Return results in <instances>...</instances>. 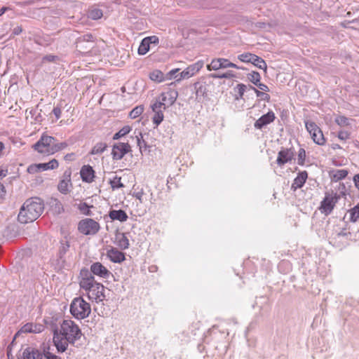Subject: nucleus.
<instances>
[{
    "instance_id": "nucleus-24",
    "label": "nucleus",
    "mask_w": 359,
    "mask_h": 359,
    "mask_svg": "<svg viewBox=\"0 0 359 359\" xmlns=\"http://www.w3.org/2000/svg\"><path fill=\"white\" fill-rule=\"evenodd\" d=\"M109 216L112 220H118L121 222H126L128 218L126 212L122 210H112L109 212Z\"/></svg>"
},
{
    "instance_id": "nucleus-6",
    "label": "nucleus",
    "mask_w": 359,
    "mask_h": 359,
    "mask_svg": "<svg viewBox=\"0 0 359 359\" xmlns=\"http://www.w3.org/2000/svg\"><path fill=\"white\" fill-rule=\"evenodd\" d=\"M79 231L84 235H94L100 229L98 222L93 219H85L79 223Z\"/></svg>"
},
{
    "instance_id": "nucleus-17",
    "label": "nucleus",
    "mask_w": 359,
    "mask_h": 359,
    "mask_svg": "<svg viewBox=\"0 0 359 359\" xmlns=\"http://www.w3.org/2000/svg\"><path fill=\"white\" fill-rule=\"evenodd\" d=\"M294 156V153L290 149H283L278 154L276 163L278 165L282 166L284 164L291 161Z\"/></svg>"
},
{
    "instance_id": "nucleus-22",
    "label": "nucleus",
    "mask_w": 359,
    "mask_h": 359,
    "mask_svg": "<svg viewBox=\"0 0 359 359\" xmlns=\"http://www.w3.org/2000/svg\"><path fill=\"white\" fill-rule=\"evenodd\" d=\"M18 359H43V354L33 348H27Z\"/></svg>"
},
{
    "instance_id": "nucleus-19",
    "label": "nucleus",
    "mask_w": 359,
    "mask_h": 359,
    "mask_svg": "<svg viewBox=\"0 0 359 359\" xmlns=\"http://www.w3.org/2000/svg\"><path fill=\"white\" fill-rule=\"evenodd\" d=\"M80 175L82 180L88 183L92 182L95 178V171L89 165H85L81 168Z\"/></svg>"
},
{
    "instance_id": "nucleus-2",
    "label": "nucleus",
    "mask_w": 359,
    "mask_h": 359,
    "mask_svg": "<svg viewBox=\"0 0 359 359\" xmlns=\"http://www.w3.org/2000/svg\"><path fill=\"white\" fill-rule=\"evenodd\" d=\"M70 312L76 318L84 319L90 315L91 308L82 297H76L71 304Z\"/></svg>"
},
{
    "instance_id": "nucleus-33",
    "label": "nucleus",
    "mask_w": 359,
    "mask_h": 359,
    "mask_svg": "<svg viewBox=\"0 0 359 359\" xmlns=\"http://www.w3.org/2000/svg\"><path fill=\"white\" fill-rule=\"evenodd\" d=\"M150 48V44L148 43L147 39L145 37L142 39L139 48H138V53L140 55H145Z\"/></svg>"
},
{
    "instance_id": "nucleus-50",
    "label": "nucleus",
    "mask_w": 359,
    "mask_h": 359,
    "mask_svg": "<svg viewBox=\"0 0 359 359\" xmlns=\"http://www.w3.org/2000/svg\"><path fill=\"white\" fill-rule=\"evenodd\" d=\"M236 88L239 95V97H236V99L242 98L244 95V93L246 90L247 86L243 83H239L237 85Z\"/></svg>"
},
{
    "instance_id": "nucleus-62",
    "label": "nucleus",
    "mask_w": 359,
    "mask_h": 359,
    "mask_svg": "<svg viewBox=\"0 0 359 359\" xmlns=\"http://www.w3.org/2000/svg\"><path fill=\"white\" fill-rule=\"evenodd\" d=\"M55 57L54 55H48V56H46L43 59L47 60L48 61H53Z\"/></svg>"
},
{
    "instance_id": "nucleus-34",
    "label": "nucleus",
    "mask_w": 359,
    "mask_h": 359,
    "mask_svg": "<svg viewBox=\"0 0 359 359\" xmlns=\"http://www.w3.org/2000/svg\"><path fill=\"white\" fill-rule=\"evenodd\" d=\"M221 57L219 58H215L212 60L211 62L207 65V69L208 71L212 70H218L220 69H222V67L221 66Z\"/></svg>"
},
{
    "instance_id": "nucleus-63",
    "label": "nucleus",
    "mask_w": 359,
    "mask_h": 359,
    "mask_svg": "<svg viewBox=\"0 0 359 359\" xmlns=\"http://www.w3.org/2000/svg\"><path fill=\"white\" fill-rule=\"evenodd\" d=\"M6 10V8H4V7H3L0 9V16L2 15L5 13Z\"/></svg>"
},
{
    "instance_id": "nucleus-10",
    "label": "nucleus",
    "mask_w": 359,
    "mask_h": 359,
    "mask_svg": "<svg viewBox=\"0 0 359 359\" xmlns=\"http://www.w3.org/2000/svg\"><path fill=\"white\" fill-rule=\"evenodd\" d=\"M59 166L58 161L53 158L48 163L32 164L27 168V171L29 173H35L40 171H44L48 170H54L57 168Z\"/></svg>"
},
{
    "instance_id": "nucleus-43",
    "label": "nucleus",
    "mask_w": 359,
    "mask_h": 359,
    "mask_svg": "<svg viewBox=\"0 0 359 359\" xmlns=\"http://www.w3.org/2000/svg\"><path fill=\"white\" fill-rule=\"evenodd\" d=\"M144 111V107L142 106H137L135 107L129 114V116L131 118H135L140 116Z\"/></svg>"
},
{
    "instance_id": "nucleus-4",
    "label": "nucleus",
    "mask_w": 359,
    "mask_h": 359,
    "mask_svg": "<svg viewBox=\"0 0 359 359\" xmlns=\"http://www.w3.org/2000/svg\"><path fill=\"white\" fill-rule=\"evenodd\" d=\"M54 142L55 138L53 137L43 134L40 139L33 145V148L39 153L48 156L50 155L49 151Z\"/></svg>"
},
{
    "instance_id": "nucleus-5",
    "label": "nucleus",
    "mask_w": 359,
    "mask_h": 359,
    "mask_svg": "<svg viewBox=\"0 0 359 359\" xmlns=\"http://www.w3.org/2000/svg\"><path fill=\"white\" fill-rule=\"evenodd\" d=\"M306 130L310 134L313 141L318 144L323 145L325 143V139L321 129L316 124V123L310 121H305Z\"/></svg>"
},
{
    "instance_id": "nucleus-27",
    "label": "nucleus",
    "mask_w": 359,
    "mask_h": 359,
    "mask_svg": "<svg viewBox=\"0 0 359 359\" xmlns=\"http://www.w3.org/2000/svg\"><path fill=\"white\" fill-rule=\"evenodd\" d=\"M196 99L201 100L207 95V88L205 83L196 82L194 83Z\"/></svg>"
},
{
    "instance_id": "nucleus-20",
    "label": "nucleus",
    "mask_w": 359,
    "mask_h": 359,
    "mask_svg": "<svg viewBox=\"0 0 359 359\" xmlns=\"http://www.w3.org/2000/svg\"><path fill=\"white\" fill-rule=\"evenodd\" d=\"M275 119V114L273 111H269L267 114L262 116L255 123V127L257 129H261L264 126L271 123Z\"/></svg>"
},
{
    "instance_id": "nucleus-1",
    "label": "nucleus",
    "mask_w": 359,
    "mask_h": 359,
    "mask_svg": "<svg viewBox=\"0 0 359 359\" xmlns=\"http://www.w3.org/2000/svg\"><path fill=\"white\" fill-rule=\"evenodd\" d=\"M44 209L43 201L39 198H31L25 201L18 216L21 224H27L35 221Z\"/></svg>"
},
{
    "instance_id": "nucleus-26",
    "label": "nucleus",
    "mask_w": 359,
    "mask_h": 359,
    "mask_svg": "<svg viewBox=\"0 0 359 359\" xmlns=\"http://www.w3.org/2000/svg\"><path fill=\"white\" fill-rule=\"evenodd\" d=\"M50 210L54 215H60L64 212V208L62 203L56 198L50 200Z\"/></svg>"
},
{
    "instance_id": "nucleus-15",
    "label": "nucleus",
    "mask_w": 359,
    "mask_h": 359,
    "mask_svg": "<svg viewBox=\"0 0 359 359\" xmlns=\"http://www.w3.org/2000/svg\"><path fill=\"white\" fill-rule=\"evenodd\" d=\"M151 109L154 113L152 118L153 123L156 126H158L163 120V111L166 108L163 107L162 104L158 101V100H156V102L151 105Z\"/></svg>"
},
{
    "instance_id": "nucleus-45",
    "label": "nucleus",
    "mask_w": 359,
    "mask_h": 359,
    "mask_svg": "<svg viewBox=\"0 0 359 359\" xmlns=\"http://www.w3.org/2000/svg\"><path fill=\"white\" fill-rule=\"evenodd\" d=\"M110 184L113 189L123 187V184L121 182V178L120 177H114L111 181Z\"/></svg>"
},
{
    "instance_id": "nucleus-37",
    "label": "nucleus",
    "mask_w": 359,
    "mask_h": 359,
    "mask_svg": "<svg viewBox=\"0 0 359 359\" xmlns=\"http://www.w3.org/2000/svg\"><path fill=\"white\" fill-rule=\"evenodd\" d=\"M67 146H68L67 143L65 142H60V143H56V144H55L53 142L52 147H51L50 150L49 151V152L50 153V155L54 154L55 153H56L59 151L65 149Z\"/></svg>"
},
{
    "instance_id": "nucleus-41",
    "label": "nucleus",
    "mask_w": 359,
    "mask_h": 359,
    "mask_svg": "<svg viewBox=\"0 0 359 359\" xmlns=\"http://www.w3.org/2000/svg\"><path fill=\"white\" fill-rule=\"evenodd\" d=\"M210 76L213 79H232L235 77V74L231 71H228L223 74H212Z\"/></svg>"
},
{
    "instance_id": "nucleus-42",
    "label": "nucleus",
    "mask_w": 359,
    "mask_h": 359,
    "mask_svg": "<svg viewBox=\"0 0 359 359\" xmlns=\"http://www.w3.org/2000/svg\"><path fill=\"white\" fill-rule=\"evenodd\" d=\"M221 66L222 67V69H226L229 67H233L238 69H243V67H238L236 64L231 62L229 60L226 58H222L221 57Z\"/></svg>"
},
{
    "instance_id": "nucleus-47",
    "label": "nucleus",
    "mask_w": 359,
    "mask_h": 359,
    "mask_svg": "<svg viewBox=\"0 0 359 359\" xmlns=\"http://www.w3.org/2000/svg\"><path fill=\"white\" fill-rule=\"evenodd\" d=\"M250 88L252 89L255 93H256V95L259 97H261L262 100L269 101L270 96L269 94H266L265 93L261 92L260 90H258L255 87L250 86Z\"/></svg>"
},
{
    "instance_id": "nucleus-51",
    "label": "nucleus",
    "mask_w": 359,
    "mask_h": 359,
    "mask_svg": "<svg viewBox=\"0 0 359 359\" xmlns=\"http://www.w3.org/2000/svg\"><path fill=\"white\" fill-rule=\"evenodd\" d=\"M349 133L345 130H341L338 133V137L341 140H346L349 138Z\"/></svg>"
},
{
    "instance_id": "nucleus-64",
    "label": "nucleus",
    "mask_w": 359,
    "mask_h": 359,
    "mask_svg": "<svg viewBox=\"0 0 359 359\" xmlns=\"http://www.w3.org/2000/svg\"><path fill=\"white\" fill-rule=\"evenodd\" d=\"M6 176V172L4 170H0V177H3Z\"/></svg>"
},
{
    "instance_id": "nucleus-46",
    "label": "nucleus",
    "mask_w": 359,
    "mask_h": 359,
    "mask_svg": "<svg viewBox=\"0 0 359 359\" xmlns=\"http://www.w3.org/2000/svg\"><path fill=\"white\" fill-rule=\"evenodd\" d=\"M83 42H93V36L91 34H86L80 37L77 41V47L81 48Z\"/></svg>"
},
{
    "instance_id": "nucleus-40",
    "label": "nucleus",
    "mask_w": 359,
    "mask_h": 359,
    "mask_svg": "<svg viewBox=\"0 0 359 359\" xmlns=\"http://www.w3.org/2000/svg\"><path fill=\"white\" fill-rule=\"evenodd\" d=\"M255 54L250 53H244L238 56L239 60L243 62H250L252 63L253 58H255Z\"/></svg>"
},
{
    "instance_id": "nucleus-7",
    "label": "nucleus",
    "mask_w": 359,
    "mask_h": 359,
    "mask_svg": "<svg viewBox=\"0 0 359 359\" xmlns=\"http://www.w3.org/2000/svg\"><path fill=\"white\" fill-rule=\"evenodd\" d=\"M338 198L336 194L326 193L325 198L320 203L319 208L320 212L325 215H330L337 203Z\"/></svg>"
},
{
    "instance_id": "nucleus-60",
    "label": "nucleus",
    "mask_w": 359,
    "mask_h": 359,
    "mask_svg": "<svg viewBox=\"0 0 359 359\" xmlns=\"http://www.w3.org/2000/svg\"><path fill=\"white\" fill-rule=\"evenodd\" d=\"M22 32V28L20 27H16L13 29V34L18 35Z\"/></svg>"
},
{
    "instance_id": "nucleus-35",
    "label": "nucleus",
    "mask_w": 359,
    "mask_h": 359,
    "mask_svg": "<svg viewBox=\"0 0 359 359\" xmlns=\"http://www.w3.org/2000/svg\"><path fill=\"white\" fill-rule=\"evenodd\" d=\"M335 123L341 127L351 125V120L344 116H337L334 119Z\"/></svg>"
},
{
    "instance_id": "nucleus-8",
    "label": "nucleus",
    "mask_w": 359,
    "mask_h": 359,
    "mask_svg": "<svg viewBox=\"0 0 359 359\" xmlns=\"http://www.w3.org/2000/svg\"><path fill=\"white\" fill-rule=\"evenodd\" d=\"M104 287L99 283H95L88 291L86 292L88 299L96 302H102L105 295L104 294Z\"/></svg>"
},
{
    "instance_id": "nucleus-36",
    "label": "nucleus",
    "mask_w": 359,
    "mask_h": 359,
    "mask_svg": "<svg viewBox=\"0 0 359 359\" xmlns=\"http://www.w3.org/2000/svg\"><path fill=\"white\" fill-rule=\"evenodd\" d=\"M103 15L102 10L99 8H93L89 11L88 16L92 20L100 19Z\"/></svg>"
},
{
    "instance_id": "nucleus-21",
    "label": "nucleus",
    "mask_w": 359,
    "mask_h": 359,
    "mask_svg": "<svg viewBox=\"0 0 359 359\" xmlns=\"http://www.w3.org/2000/svg\"><path fill=\"white\" fill-rule=\"evenodd\" d=\"M107 255L108 258L114 263H121L125 260V255L116 248H111L107 250Z\"/></svg>"
},
{
    "instance_id": "nucleus-57",
    "label": "nucleus",
    "mask_w": 359,
    "mask_h": 359,
    "mask_svg": "<svg viewBox=\"0 0 359 359\" xmlns=\"http://www.w3.org/2000/svg\"><path fill=\"white\" fill-rule=\"evenodd\" d=\"M53 113L54 114V115L55 116L57 119L60 118V117L61 116V109H60V108L58 107H54V109L53 110Z\"/></svg>"
},
{
    "instance_id": "nucleus-11",
    "label": "nucleus",
    "mask_w": 359,
    "mask_h": 359,
    "mask_svg": "<svg viewBox=\"0 0 359 359\" xmlns=\"http://www.w3.org/2000/svg\"><path fill=\"white\" fill-rule=\"evenodd\" d=\"M203 65L204 62L203 60H198V62L189 65L180 74V77L177 79V81H180L184 79H189L194 76L203 68Z\"/></svg>"
},
{
    "instance_id": "nucleus-14",
    "label": "nucleus",
    "mask_w": 359,
    "mask_h": 359,
    "mask_svg": "<svg viewBox=\"0 0 359 359\" xmlns=\"http://www.w3.org/2000/svg\"><path fill=\"white\" fill-rule=\"evenodd\" d=\"M71 175V170H67L64 172L57 186V189L60 193L67 194L69 191V187H72Z\"/></svg>"
},
{
    "instance_id": "nucleus-39",
    "label": "nucleus",
    "mask_w": 359,
    "mask_h": 359,
    "mask_svg": "<svg viewBox=\"0 0 359 359\" xmlns=\"http://www.w3.org/2000/svg\"><path fill=\"white\" fill-rule=\"evenodd\" d=\"M248 79L250 82L257 86L260 82L261 76L259 73L257 72H252L248 74Z\"/></svg>"
},
{
    "instance_id": "nucleus-3",
    "label": "nucleus",
    "mask_w": 359,
    "mask_h": 359,
    "mask_svg": "<svg viewBox=\"0 0 359 359\" xmlns=\"http://www.w3.org/2000/svg\"><path fill=\"white\" fill-rule=\"evenodd\" d=\"M54 337H58V332L62 337H77L81 333L79 326L71 320H64L60 328L53 329Z\"/></svg>"
},
{
    "instance_id": "nucleus-9",
    "label": "nucleus",
    "mask_w": 359,
    "mask_h": 359,
    "mask_svg": "<svg viewBox=\"0 0 359 359\" xmlns=\"http://www.w3.org/2000/svg\"><path fill=\"white\" fill-rule=\"evenodd\" d=\"M96 283L94 276L86 269H83L80 273L79 285L85 293L88 291Z\"/></svg>"
},
{
    "instance_id": "nucleus-38",
    "label": "nucleus",
    "mask_w": 359,
    "mask_h": 359,
    "mask_svg": "<svg viewBox=\"0 0 359 359\" xmlns=\"http://www.w3.org/2000/svg\"><path fill=\"white\" fill-rule=\"evenodd\" d=\"M131 130V127L129 126H125L118 133H115L113 140H118L119 138L128 134Z\"/></svg>"
},
{
    "instance_id": "nucleus-30",
    "label": "nucleus",
    "mask_w": 359,
    "mask_h": 359,
    "mask_svg": "<svg viewBox=\"0 0 359 359\" xmlns=\"http://www.w3.org/2000/svg\"><path fill=\"white\" fill-rule=\"evenodd\" d=\"M107 145L104 142L97 143L92 149L90 154L93 155L100 154L103 153L107 149Z\"/></svg>"
},
{
    "instance_id": "nucleus-28",
    "label": "nucleus",
    "mask_w": 359,
    "mask_h": 359,
    "mask_svg": "<svg viewBox=\"0 0 359 359\" xmlns=\"http://www.w3.org/2000/svg\"><path fill=\"white\" fill-rule=\"evenodd\" d=\"M54 344L59 352H64L68 346V338H53Z\"/></svg>"
},
{
    "instance_id": "nucleus-44",
    "label": "nucleus",
    "mask_w": 359,
    "mask_h": 359,
    "mask_svg": "<svg viewBox=\"0 0 359 359\" xmlns=\"http://www.w3.org/2000/svg\"><path fill=\"white\" fill-rule=\"evenodd\" d=\"M348 175V171L344 169L337 170L334 172L333 177L335 180H341L344 179Z\"/></svg>"
},
{
    "instance_id": "nucleus-13",
    "label": "nucleus",
    "mask_w": 359,
    "mask_h": 359,
    "mask_svg": "<svg viewBox=\"0 0 359 359\" xmlns=\"http://www.w3.org/2000/svg\"><path fill=\"white\" fill-rule=\"evenodd\" d=\"M177 92L175 90H168L167 92L162 93L157 100L163 107L167 108L175 103L177 100Z\"/></svg>"
},
{
    "instance_id": "nucleus-25",
    "label": "nucleus",
    "mask_w": 359,
    "mask_h": 359,
    "mask_svg": "<svg viewBox=\"0 0 359 359\" xmlns=\"http://www.w3.org/2000/svg\"><path fill=\"white\" fill-rule=\"evenodd\" d=\"M116 243L122 250H126L129 248V240L125 233H118L116 236Z\"/></svg>"
},
{
    "instance_id": "nucleus-23",
    "label": "nucleus",
    "mask_w": 359,
    "mask_h": 359,
    "mask_svg": "<svg viewBox=\"0 0 359 359\" xmlns=\"http://www.w3.org/2000/svg\"><path fill=\"white\" fill-rule=\"evenodd\" d=\"M308 178V173L306 171L299 172L297 176L294 178L292 184L291 189L294 191L297 189L302 188Z\"/></svg>"
},
{
    "instance_id": "nucleus-61",
    "label": "nucleus",
    "mask_w": 359,
    "mask_h": 359,
    "mask_svg": "<svg viewBox=\"0 0 359 359\" xmlns=\"http://www.w3.org/2000/svg\"><path fill=\"white\" fill-rule=\"evenodd\" d=\"M6 190L4 186L0 182V195L2 196L5 194Z\"/></svg>"
},
{
    "instance_id": "nucleus-49",
    "label": "nucleus",
    "mask_w": 359,
    "mask_h": 359,
    "mask_svg": "<svg viewBox=\"0 0 359 359\" xmlns=\"http://www.w3.org/2000/svg\"><path fill=\"white\" fill-rule=\"evenodd\" d=\"M306 158V151L304 149H300L298 152V163L304 165Z\"/></svg>"
},
{
    "instance_id": "nucleus-53",
    "label": "nucleus",
    "mask_w": 359,
    "mask_h": 359,
    "mask_svg": "<svg viewBox=\"0 0 359 359\" xmlns=\"http://www.w3.org/2000/svg\"><path fill=\"white\" fill-rule=\"evenodd\" d=\"M146 38L147 39L148 43L150 45L151 44L157 45L159 42V39L156 36H148Z\"/></svg>"
},
{
    "instance_id": "nucleus-58",
    "label": "nucleus",
    "mask_w": 359,
    "mask_h": 359,
    "mask_svg": "<svg viewBox=\"0 0 359 359\" xmlns=\"http://www.w3.org/2000/svg\"><path fill=\"white\" fill-rule=\"evenodd\" d=\"M257 87H258L261 90H263V91H265V92H268V91H269V87H268L266 85H265V84H264V83H260V82H259V83L257 85Z\"/></svg>"
},
{
    "instance_id": "nucleus-55",
    "label": "nucleus",
    "mask_w": 359,
    "mask_h": 359,
    "mask_svg": "<svg viewBox=\"0 0 359 359\" xmlns=\"http://www.w3.org/2000/svg\"><path fill=\"white\" fill-rule=\"evenodd\" d=\"M178 71H179V69H175L170 70L168 74V78L170 79H171L172 78H176L177 79L180 77V74H178V75H175V74L177 72H178Z\"/></svg>"
},
{
    "instance_id": "nucleus-32",
    "label": "nucleus",
    "mask_w": 359,
    "mask_h": 359,
    "mask_svg": "<svg viewBox=\"0 0 359 359\" xmlns=\"http://www.w3.org/2000/svg\"><path fill=\"white\" fill-rule=\"evenodd\" d=\"M149 78L154 81L160 83L164 80V74L160 70H154L149 74Z\"/></svg>"
},
{
    "instance_id": "nucleus-31",
    "label": "nucleus",
    "mask_w": 359,
    "mask_h": 359,
    "mask_svg": "<svg viewBox=\"0 0 359 359\" xmlns=\"http://www.w3.org/2000/svg\"><path fill=\"white\" fill-rule=\"evenodd\" d=\"M350 215V220L352 222H356L359 221V203L348 210Z\"/></svg>"
},
{
    "instance_id": "nucleus-56",
    "label": "nucleus",
    "mask_w": 359,
    "mask_h": 359,
    "mask_svg": "<svg viewBox=\"0 0 359 359\" xmlns=\"http://www.w3.org/2000/svg\"><path fill=\"white\" fill-rule=\"evenodd\" d=\"M46 359H61L59 356L55 355L50 352H47L44 354Z\"/></svg>"
},
{
    "instance_id": "nucleus-54",
    "label": "nucleus",
    "mask_w": 359,
    "mask_h": 359,
    "mask_svg": "<svg viewBox=\"0 0 359 359\" xmlns=\"http://www.w3.org/2000/svg\"><path fill=\"white\" fill-rule=\"evenodd\" d=\"M143 195L144 191L143 190H140L136 192H134L133 196L135 197L140 203L143 202Z\"/></svg>"
},
{
    "instance_id": "nucleus-16",
    "label": "nucleus",
    "mask_w": 359,
    "mask_h": 359,
    "mask_svg": "<svg viewBox=\"0 0 359 359\" xmlns=\"http://www.w3.org/2000/svg\"><path fill=\"white\" fill-rule=\"evenodd\" d=\"M44 330V326L41 324L27 323L18 331L13 337H19L22 334H39Z\"/></svg>"
},
{
    "instance_id": "nucleus-48",
    "label": "nucleus",
    "mask_w": 359,
    "mask_h": 359,
    "mask_svg": "<svg viewBox=\"0 0 359 359\" xmlns=\"http://www.w3.org/2000/svg\"><path fill=\"white\" fill-rule=\"evenodd\" d=\"M137 139V144L139 147L140 151L142 152V149L143 147H146V142L142 139V134L139 133L138 135H136Z\"/></svg>"
},
{
    "instance_id": "nucleus-59",
    "label": "nucleus",
    "mask_w": 359,
    "mask_h": 359,
    "mask_svg": "<svg viewBox=\"0 0 359 359\" xmlns=\"http://www.w3.org/2000/svg\"><path fill=\"white\" fill-rule=\"evenodd\" d=\"M353 182L355 183V187L359 189V174L355 175L353 177Z\"/></svg>"
},
{
    "instance_id": "nucleus-29",
    "label": "nucleus",
    "mask_w": 359,
    "mask_h": 359,
    "mask_svg": "<svg viewBox=\"0 0 359 359\" xmlns=\"http://www.w3.org/2000/svg\"><path fill=\"white\" fill-rule=\"evenodd\" d=\"M252 64L254 65L255 67H258L259 69H262L264 72H266V63L262 57L255 55V58H253L252 60Z\"/></svg>"
},
{
    "instance_id": "nucleus-18",
    "label": "nucleus",
    "mask_w": 359,
    "mask_h": 359,
    "mask_svg": "<svg viewBox=\"0 0 359 359\" xmlns=\"http://www.w3.org/2000/svg\"><path fill=\"white\" fill-rule=\"evenodd\" d=\"M90 271L94 275L104 278H109L111 274L110 271L100 262L93 263L90 266Z\"/></svg>"
},
{
    "instance_id": "nucleus-52",
    "label": "nucleus",
    "mask_w": 359,
    "mask_h": 359,
    "mask_svg": "<svg viewBox=\"0 0 359 359\" xmlns=\"http://www.w3.org/2000/svg\"><path fill=\"white\" fill-rule=\"evenodd\" d=\"M79 208L83 214H89V206L86 203H80L79 205Z\"/></svg>"
},
{
    "instance_id": "nucleus-12",
    "label": "nucleus",
    "mask_w": 359,
    "mask_h": 359,
    "mask_svg": "<svg viewBox=\"0 0 359 359\" xmlns=\"http://www.w3.org/2000/svg\"><path fill=\"white\" fill-rule=\"evenodd\" d=\"M131 151L128 143L118 142L114 144L111 155L114 160H121L126 154Z\"/></svg>"
}]
</instances>
